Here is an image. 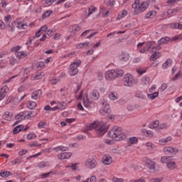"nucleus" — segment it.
<instances>
[{"label":"nucleus","mask_w":182,"mask_h":182,"mask_svg":"<svg viewBox=\"0 0 182 182\" xmlns=\"http://www.w3.org/2000/svg\"><path fill=\"white\" fill-rule=\"evenodd\" d=\"M107 134L115 141H121V140H124L126 139V134L123 132L122 127H114Z\"/></svg>","instance_id":"f257e3e1"},{"label":"nucleus","mask_w":182,"mask_h":182,"mask_svg":"<svg viewBox=\"0 0 182 182\" xmlns=\"http://www.w3.org/2000/svg\"><path fill=\"white\" fill-rule=\"evenodd\" d=\"M124 75V71L122 69L109 70L105 73V78L107 80H114L116 77H122Z\"/></svg>","instance_id":"f03ea898"},{"label":"nucleus","mask_w":182,"mask_h":182,"mask_svg":"<svg viewBox=\"0 0 182 182\" xmlns=\"http://www.w3.org/2000/svg\"><path fill=\"white\" fill-rule=\"evenodd\" d=\"M93 129H95L98 136H103V134L107 132L108 128L106 125H99L97 122H94L90 124L88 130H93Z\"/></svg>","instance_id":"7ed1b4c3"},{"label":"nucleus","mask_w":182,"mask_h":182,"mask_svg":"<svg viewBox=\"0 0 182 182\" xmlns=\"http://www.w3.org/2000/svg\"><path fill=\"white\" fill-rule=\"evenodd\" d=\"M82 65V61L80 60H76L75 61L73 62L70 65L69 68V75L70 76H76L77 73H79V66Z\"/></svg>","instance_id":"20e7f679"},{"label":"nucleus","mask_w":182,"mask_h":182,"mask_svg":"<svg viewBox=\"0 0 182 182\" xmlns=\"http://www.w3.org/2000/svg\"><path fill=\"white\" fill-rule=\"evenodd\" d=\"M123 82H124V86H129V87H132L133 86V85H136V83H137V81L130 74H126L124 76Z\"/></svg>","instance_id":"39448f33"},{"label":"nucleus","mask_w":182,"mask_h":182,"mask_svg":"<svg viewBox=\"0 0 182 182\" xmlns=\"http://www.w3.org/2000/svg\"><path fill=\"white\" fill-rule=\"evenodd\" d=\"M85 166L87 168H90V170H93V168H96L97 166V161L95 159H88L85 161Z\"/></svg>","instance_id":"423d86ee"},{"label":"nucleus","mask_w":182,"mask_h":182,"mask_svg":"<svg viewBox=\"0 0 182 182\" xmlns=\"http://www.w3.org/2000/svg\"><path fill=\"white\" fill-rule=\"evenodd\" d=\"M132 8L134 12L135 15H139V14H141V12H144L143 10L144 9V7H141L139 4V1L136 0L135 1L134 4H132Z\"/></svg>","instance_id":"0eeeda50"},{"label":"nucleus","mask_w":182,"mask_h":182,"mask_svg":"<svg viewBox=\"0 0 182 182\" xmlns=\"http://www.w3.org/2000/svg\"><path fill=\"white\" fill-rule=\"evenodd\" d=\"M102 163L105 166H110L113 163V158L109 154H106L102 156Z\"/></svg>","instance_id":"6e6552de"},{"label":"nucleus","mask_w":182,"mask_h":182,"mask_svg":"<svg viewBox=\"0 0 182 182\" xmlns=\"http://www.w3.org/2000/svg\"><path fill=\"white\" fill-rule=\"evenodd\" d=\"M164 151L168 154H176L178 152V149L173 148L171 146H165L164 148Z\"/></svg>","instance_id":"1a4fd4ad"},{"label":"nucleus","mask_w":182,"mask_h":182,"mask_svg":"<svg viewBox=\"0 0 182 182\" xmlns=\"http://www.w3.org/2000/svg\"><path fill=\"white\" fill-rule=\"evenodd\" d=\"M130 58V55L127 52H122L119 55V60L120 62H127Z\"/></svg>","instance_id":"9d476101"},{"label":"nucleus","mask_w":182,"mask_h":182,"mask_svg":"<svg viewBox=\"0 0 182 182\" xmlns=\"http://www.w3.org/2000/svg\"><path fill=\"white\" fill-rule=\"evenodd\" d=\"M41 97H42V90H37L31 93L33 100H38Z\"/></svg>","instance_id":"9b49d317"},{"label":"nucleus","mask_w":182,"mask_h":182,"mask_svg":"<svg viewBox=\"0 0 182 182\" xmlns=\"http://www.w3.org/2000/svg\"><path fill=\"white\" fill-rule=\"evenodd\" d=\"M110 113L112 110L110 109V105L107 102H102V108L100 109V113Z\"/></svg>","instance_id":"f8f14e48"},{"label":"nucleus","mask_w":182,"mask_h":182,"mask_svg":"<svg viewBox=\"0 0 182 182\" xmlns=\"http://www.w3.org/2000/svg\"><path fill=\"white\" fill-rule=\"evenodd\" d=\"M70 157H72V153L70 152H64L58 155L59 160H68V159H70Z\"/></svg>","instance_id":"ddd939ff"},{"label":"nucleus","mask_w":182,"mask_h":182,"mask_svg":"<svg viewBox=\"0 0 182 182\" xmlns=\"http://www.w3.org/2000/svg\"><path fill=\"white\" fill-rule=\"evenodd\" d=\"M16 119L18 120V122H16L14 124H18L21 120H25V112H21L16 115Z\"/></svg>","instance_id":"4468645a"},{"label":"nucleus","mask_w":182,"mask_h":182,"mask_svg":"<svg viewBox=\"0 0 182 182\" xmlns=\"http://www.w3.org/2000/svg\"><path fill=\"white\" fill-rule=\"evenodd\" d=\"M146 164L148 168H150V170L154 171L156 163L153 161H151L150 159H147L146 160Z\"/></svg>","instance_id":"2eb2a0df"},{"label":"nucleus","mask_w":182,"mask_h":182,"mask_svg":"<svg viewBox=\"0 0 182 182\" xmlns=\"http://www.w3.org/2000/svg\"><path fill=\"white\" fill-rule=\"evenodd\" d=\"M91 97L92 100H97L99 97H100V94H99V91L97 90H93L91 91Z\"/></svg>","instance_id":"dca6fc26"},{"label":"nucleus","mask_w":182,"mask_h":182,"mask_svg":"<svg viewBox=\"0 0 182 182\" xmlns=\"http://www.w3.org/2000/svg\"><path fill=\"white\" fill-rule=\"evenodd\" d=\"M53 150L54 151H56V153H59V151H68V150H69V148H68V146H58L53 148Z\"/></svg>","instance_id":"f3484780"},{"label":"nucleus","mask_w":182,"mask_h":182,"mask_svg":"<svg viewBox=\"0 0 182 182\" xmlns=\"http://www.w3.org/2000/svg\"><path fill=\"white\" fill-rule=\"evenodd\" d=\"M16 56L18 59H25V58H28V53H25V51L17 52Z\"/></svg>","instance_id":"a211bd4d"},{"label":"nucleus","mask_w":182,"mask_h":182,"mask_svg":"<svg viewBox=\"0 0 182 182\" xmlns=\"http://www.w3.org/2000/svg\"><path fill=\"white\" fill-rule=\"evenodd\" d=\"M156 15H157V11H156V10H153V11L148 12L146 14V18L151 19V18H154V16H156Z\"/></svg>","instance_id":"6ab92c4d"},{"label":"nucleus","mask_w":182,"mask_h":182,"mask_svg":"<svg viewBox=\"0 0 182 182\" xmlns=\"http://www.w3.org/2000/svg\"><path fill=\"white\" fill-rule=\"evenodd\" d=\"M173 63L172 59H167L165 63L162 64L163 69H167V68H170L171 66V64Z\"/></svg>","instance_id":"aec40b11"},{"label":"nucleus","mask_w":182,"mask_h":182,"mask_svg":"<svg viewBox=\"0 0 182 182\" xmlns=\"http://www.w3.org/2000/svg\"><path fill=\"white\" fill-rule=\"evenodd\" d=\"M16 23L18 29H26V26H28V24L23 21H16Z\"/></svg>","instance_id":"412c9836"},{"label":"nucleus","mask_w":182,"mask_h":182,"mask_svg":"<svg viewBox=\"0 0 182 182\" xmlns=\"http://www.w3.org/2000/svg\"><path fill=\"white\" fill-rule=\"evenodd\" d=\"M109 98L110 99V100H112V101L117 100V99H119L117 92H111L109 95Z\"/></svg>","instance_id":"4be33fe9"},{"label":"nucleus","mask_w":182,"mask_h":182,"mask_svg":"<svg viewBox=\"0 0 182 182\" xmlns=\"http://www.w3.org/2000/svg\"><path fill=\"white\" fill-rule=\"evenodd\" d=\"M159 58H160V52H155L151 55L149 59L151 62H153L154 60H157Z\"/></svg>","instance_id":"5701e85b"},{"label":"nucleus","mask_w":182,"mask_h":182,"mask_svg":"<svg viewBox=\"0 0 182 182\" xmlns=\"http://www.w3.org/2000/svg\"><path fill=\"white\" fill-rule=\"evenodd\" d=\"M16 25V21H14L11 23H9V24L6 25V26H8L9 31H10V32H14V31H15V26Z\"/></svg>","instance_id":"b1692460"},{"label":"nucleus","mask_w":182,"mask_h":182,"mask_svg":"<svg viewBox=\"0 0 182 182\" xmlns=\"http://www.w3.org/2000/svg\"><path fill=\"white\" fill-rule=\"evenodd\" d=\"M181 77H182V68L179 69L178 72L171 78V80H177L181 79Z\"/></svg>","instance_id":"393cba45"},{"label":"nucleus","mask_w":182,"mask_h":182,"mask_svg":"<svg viewBox=\"0 0 182 182\" xmlns=\"http://www.w3.org/2000/svg\"><path fill=\"white\" fill-rule=\"evenodd\" d=\"M36 103L33 101H28L27 104V107L28 109H31V110H33V109L36 108Z\"/></svg>","instance_id":"a878e982"},{"label":"nucleus","mask_w":182,"mask_h":182,"mask_svg":"<svg viewBox=\"0 0 182 182\" xmlns=\"http://www.w3.org/2000/svg\"><path fill=\"white\" fill-rule=\"evenodd\" d=\"M151 94H148L147 97L148 99H150V100H154L156 97L159 96V92H151Z\"/></svg>","instance_id":"bb28decb"},{"label":"nucleus","mask_w":182,"mask_h":182,"mask_svg":"<svg viewBox=\"0 0 182 182\" xmlns=\"http://www.w3.org/2000/svg\"><path fill=\"white\" fill-rule=\"evenodd\" d=\"M124 16H127V10L124 9L118 15L117 19H118V21H119V19H123V18H124Z\"/></svg>","instance_id":"cd10ccee"},{"label":"nucleus","mask_w":182,"mask_h":182,"mask_svg":"<svg viewBox=\"0 0 182 182\" xmlns=\"http://www.w3.org/2000/svg\"><path fill=\"white\" fill-rule=\"evenodd\" d=\"M168 141H171V136H168L166 138H162L159 140V143H161V144H167V143H168Z\"/></svg>","instance_id":"c85d7f7f"},{"label":"nucleus","mask_w":182,"mask_h":182,"mask_svg":"<svg viewBox=\"0 0 182 182\" xmlns=\"http://www.w3.org/2000/svg\"><path fill=\"white\" fill-rule=\"evenodd\" d=\"M23 130V126L22 125H18L16 126L13 131L14 134H18L19 132H22Z\"/></svg>","instance_id":"c756f323"},{"label":"nucleus","mask_w":182,"mask_h":182,"mask_svg":"<svg viewBox=\"0 0 182 182\" xmlns=\"http://www.w3.org/2000/svg\"><path fill=\"white\" fill-rule=\"evenodd\" d=\"M82 29L80 26L78 24H75L72 26V33H76L77 32H79Z\"/></svg>","instance_id":"7c9ffc66"},{"label":"nucleus","mask_w":182,"mask_h":182,"mask_svg":"<svg viewBox=\"0 0 182 182\" xmlns=\"http://www.w3.org/2000/svg\"><path fill=\"white\" fill-rule=\"evenodd\" d=\"M8 92H9V87L8 86L4 85L0 89V92L4 95V96H6L8 94Z\"/></svg>","instance_id":"2f4dec72"},{"label":"nucleus","mask_w":182,"mask_h":182,"mask_svg":"<svg viewBox=\"0 0 182 182\" xmlns=\"http://www.w3.org/2000/svg\"><path fill=\"white\" fill-rule=\"evenodd\" d=\"M170 41V38L168 37H164L159 40L158 43L159 45H164V43H167Z\"/></svg>","instance_id":"473e14b6"},{"label":"nucleus","mask_w":182,"mask_h":182,"mask_svg":"<svg viewBox=\"0 0 182 182\" xmlns=\"http://www.w3.org/2000/svg\"><path fill=\"white\" fill-rule=\"evenodd\" d=\"M12 117V114L9 112V111L5 112L3 114V119L4 120H11V118Z\"/></svg>","instance_id":"72a5a7b5"},{"label":"nucleus","mask_w":182,"mask_h":182,"mask_svg":"<svg viewBox=\"0 0 182 182\" xmlns=\"http://www.w3.org/2000/svg\"><path fill=\"white\" fill-rule=\"evenodd\" d=\"M170 26L172 29H182V24H180L179 23H171Z\"/></svg>","instance_id":"f704fd0d"},{"label":"nucleus","mask_w":182,"mask_h":182,"mask_svg":"<svg viewBox=\"0 0 182 182\" xmlns=\"http://www.w3.org/2000/svg\"><path fill=\"white\" fill-rule=\"evenodd\" d=\"M169 161H171V156H163L161 159V163L168 164Z\"/></svg>","instance_id":"c9c22d12"},{"label":"nucleus","mask_w":182,"mask_h":182,"mask_svg":"<svg viewBox=\"0 0 182 182\" xmlns=\"http://www.w3.org/2000/svg\"><path fill=\"white\" fill-rule=\"evenodd\" d=\"M136 97H138V99H142V100H146V94H143V92L138 91L136 93Z\"/></svg>","instance_id":"e433bc0d"},{"label":"nucleus","mask_w":182,"mask_h":182,"mask_svg":"<svg viewBox=\"0 0 182 182\" xmlns=\"http://www.w3.org/2000/svg\"><path fill=\"white\" fill-rule=\"evenodd\" d=\"M138 140L137 138L135 136L130 137L128 140V145L130 146L131 144H136Z\"/></svg>","instance_id":"4c0bfd02"},{"label":"nucleus","mask_w":182,"mask_h":182,"mask_svg":"<svg viewBox=\"0 0 182 182\" xmlns=\"http://www.w3.org/2000/svg\"><path fill=\"white\" fill-rule=\"evenodd\" d=\"M38 168H45V167H49V163L48 161H41L38 165Z\"/></svg>","instance_id":"58836bf2"},{"label":"nucleus","mask_w":182,"mask_h":182,"mask_svg":"<svg viewBox=\"0 0 182 182\" xmlns=\"http://www.w3.org/2000/svg\"><path fill=\"white\" fill-rule=\"evenodd\" d=\"M66 168H72L73 171H76L77 170V164H70L65 166Z\"/></svg>","instance_id":"ea45409f"},{"label":"nucleus","mask_w":182,"mask_h":182,"mask_svg":"<svg viewBox=\"0 0 182 182\" xmlns=\"http://www.w3.org/2000/svg\"><path fill=\"white\" fill-rule=\"evenodd\" d=\"M90 43L85 42V43H80L76 46L77 49H83L85 46H89Z\"/></svg>","instance_id":"a19ab883"},{"label":"nucleus","mask_w":182,"mask_h":182,"mask_svg":"<svg viewBox=\"0 0 182 182\" xmlns=\"http://www.w3.org/2000/svg\"><path fill=\"white\" fill-rule=\"evenodd\" d=\"M11 175L12 173L9 171L0 172V177H2L3 178H6L7 177H9V176Z\"/></svg>","instance_id":"79ce46f5"},{"label":"nucleus","mask_w":182,"mask_h":182,"mask_svg":"<svg viewBox=\"0 0 182 182\" xmlns=\"http://www.w3.org/2000/svg\"><path fill=\"white\" fill-rule=\"evenodd\" d=\"M21 163H22V158H19V157H18L17 159L11 161L12 166H16V165L21 164Z\"/></svg>","instance_id":"37998d69"},{"label":"nucleus","mask_w":182,"mask_h":182,"mask_svg":"<svg viewBox=\"0 0 182 182\" xmlns=\"http://www.w3.org/2000/svg\"><path fill=\"white\" fill-rule=\"evenodd\" d=\"M32 111H24L25 120H28L32 117Z\"/></svg>","instance_id":"c03bdc74"},{"label":"nucleus","mask_w":182,"mask_h":182,"mask_svg":"<svg viewBox=\"0 0 182 182\" xmlns=\"http://www.w3.org/2000/svg\"><path fill=\"white\" fill-rule=\"evenodd\" d=\"M139 6L141 8H144V9H142L144 12L147 9V8H149V4L147 1H142L141 3L139 2Z\"/></svg>","instance_id":"a18cd8bd"},{"label":"nucleus","mask_w":182,"mask_h":182,"mask_svg":"<svg viewBox=\"0 0 182 182\" xmlns=\"http://www.w3.org/2000/svg\"><path fill=\"white\" fill-rule=\"evenodd\" d=\"M159 124L160 122H159V120L154 121L150 124L149 127L150 129H156V127H158Z\"/></svg>","instance_id":"49530a36"},{"label":"nucleus","mask_w":182,"mask_h":182,"mask_svg":"<svg viewBox=\"0 0 182 182\" xmlns=\"http://www.w3.org/2000/svg\"><path fill=\"white\" fill-rule=\"evenodd\" d=\"M58 110H65L66 109V104L65 102H61L57 105Z\"/></svg>","instance_id":"de8ad7c7"},{"label":"nucleus","mask_w":182,"mask_h":182,"mask_svg":"<svg viewBox=\"0 0 182 182\" xmlns=\"http://www.w3.org/2000/svg\"><path fill=\"white\" fill-rule=\"evenodd\" d=\"M136 72L139 73V75H143L147 72V68H139L136 69Z\"/></svg>","instance_id":"09e8293b"},{"label":"nucleus","mask_w":182,"mask_h":182,"mask_svg":"<svg viewBox=\"0 0 182 182\" xmlns=\"http://www.w3.org/2000/svg\"><path fill=\"white\" fill-rule=\"evenodd\" d=\"M28 146L30 147H41L42 144L38 143V141H32L30 144H28Z\"/></svg>","instance_id":"8fccbe9b"},{"label":"nucleus","mask_w":182,"mask_h":182,"mask_svg":"<svg viewBox=\"0 0 182 182\" xmlns=\"http://www.w3.org/2000/svg\"><path fill=\"white\" fill-rule=\"evenodd\" d=\"M167 167H168V168L173 170V169L176 168V163L173 162V161H169L167 164Z\"/></svg>","instance_id":"3c124183"},{"label":"nucleus","mask_w":182,"mask_h":182,"mask_svg":"<svg viewBox=\"0 0 182 182\" xmlns=\"http://www.w3.org/2000/svg\"><path fill=\"white\" fill-rule=\"evenodd\" d=\"M96 11V7L90 6L88 8V15L87 16H90L92 15V14H93V12H95Z\"/></svg>","instance_id":"603ef678"},{"label":"nucleus","mask_w":182,"mask_h":182,"mask_svg":"<svg viewBox=\"0 0 182 182\" xmlns=\"http://www.w3.org/2000/svg\"><path fill=\"white\" fill-rule=\"evenodd\" d=\"M145 146L148 150H153V149H154V144L151 142H146Z\"/></svg>","instance_id":"864d4df0"},{"label":"nucleus","mask_w":182,"mask_h":182,"mask_svg":"<svg viewBox=\"0 0 182 182\" xmlns=\"http://www.w3.org/2000/svg\"><path fill=\"white\" fill-rule=\"evenodd\" d=\"M11 21H12V16H11V15H8L4 17V21L6 25H8L9 23H11Z\"/></svg>","instance_id":"5fc2aeb1"},{"label":"nucleus","mask_w":182,"mask_h":182,"mask_svg":"<svg viewBox=\"0 0 182 182\" xmlns=\"http://www.w3.org/2000/svg\"><path fill=\"white\" fill-rule=\"evenodd\" d=\"M52 15V11L49 10L46 11L44 14L42 15L43 19H45L46 18H48V16H50Z\"/></svg>","instance_id":"6e6d98bb"},{"label":"nucleus","mask_w":182,"mask_h":182,"mask_svg":"<svg viewBox=\"0 0 182 182\" xmlns=\"http://www.w3.org/2000/svg\"><path fill=\"white\" fill-rule=\"evenodd\" d=\"M28 140H33V139H36V134L34 133H30L27 135Z\"/></svg>","instance_id":"4d7b16f0"},{"label":"nucleus","mask_w":182,"mask_h":182,"mask_svg":"<svg viewBox=\"0 0 182 182\" xmlns=\"http://www.w3.org/2000/svg\"><path fill=\"white\" fill-rule=\"evenodd\" d=\"M16 62H18V60H16V58H15L14 57H11L9 60V63L10 65H11V66H14L15 63H16Z\"/></svg>","instance_id":"13d9d810"},{"label":"nucleus","mask_w":182,"mask_h":182,"mask_svg":"<svg viewBox=\"0 0 182 182\" xmlns=\"http://www.w3.org/2000/svg\"><path fill=\"white\" fill-rule=\"evenodd\" d=\"M44 76V73H41L38 75H36L35 77H34V79L35 80H39V79H42Z\"/></svg>","instance_id":"bf43d9fd"},{"label":"nucleus","mask_w":182,"mask_h":182,"mask_svg":"<svg viewBox=\"0 0 182 182\" xmlns=\"http://www.w3.org/2000/svg\"><path fill=\"white\" fill-rule=\"evenodd\" d=\"M112 182H124V179L119 178L117 177H113L112 179Z\"/></svg>","instance_id":"052dcab7"},{"label":"nucleus","mask_w":182,"mask_h":182,"mask_svg":"<svg viewBox=\"0 0 182 182\" xmlns=\"http://www.w3.org/2000/svg\"><path fill=\"white\" fill-rule=\"evenodd\" d=\"M53 173V172L50 171L48 173H43L41 176V178H48V177H49V176H50V174Z\"/></svg>","instance_id":"680f3d73"},{"label":"nucleus","mask_w":182,"mask_h":182,"mask_svg":"<svg viewBox=\"0 0 182 182\" xmlns=\"http://www.w3.org/2000/svg\"><path fill=\"white\" fill-rule=\"evenodd\" d=\"M28 153V150L26 149H21L18 151V156H25Z\"/></svg>","instance_id":"e2e57ef3"},{"label":"nucleus","mask_w":182,"mask_h":182,"mask_svg":"<svg viewBox=\"0 0 182 182\" xmlns=\"http://www.w3.org/2000/svg\"><path fill=\"white\" fill-rule=\"evenodd\" d=\"M21 50V46H16V47H13L11 48L12 52H16L18 53V51Z\"/></svg>","instance_id":"0e129e2a"},{"label":"nucleus","mask_w":182,"mask_h":182,"mask_svg":"<svg viewBox=\"0 0 182 182\" xmlns=\"http://www.w3.org/2000/svg\"><path fill=\"white\" fill-rule=\"evenodd\" d=\"M182 39L181 35H178L172 38V41H180Z\"/></svg>","instance_id":"69168bd1"},{"label":"nucleus","mask_w":182,"mask_h":182,"mask_svg":"<svg viewBox=\"0 0 182 182\" xmlns=\"http://www.w3.org/2000/svg\"><path fill=\"white\" fill-rule=\"evenodd\" d=\"M157 86L156 85H154L151 86V87L149 88V93H153L155 90Z\"/></svg>","instance_id":"338daca9"},{"label":"nucleus","mask_w":182,"mask_h":182,"mask_svg":"<svg viewBox=\"0 0 182 182\" xmlns=\"http://www.w3.org/2000/svg\"><path fill=\"white\" fill-rule=\"evenodd\" d=\"M97 180V178L96 177V176H92L90 178V182H96Z\"/></svg>","instance_id":"774afa93"}]
</instances>
